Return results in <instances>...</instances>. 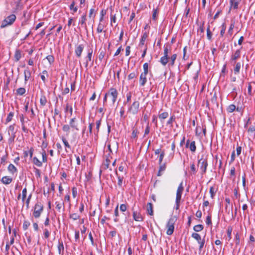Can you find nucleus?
Masks as SVG:
<instances>
[{
	"label": "nucleus",
	"mask_w": 255,
	"mask_h": 255,
	"mask_svg": "<svg viewBox=\"0 0 255 255\" xmlns=\"http://www.w3.org/2000/svg\"><path fill=\"white\" fill-rule=\"evenodd\" d=\"M118 93L117 90L114 88H111L105 94L104 98V104L109 99L114 104L117 99Z\"/></svg>",
	"instance_id": "nucleus-1"
},
{
	"label": "nucleus",
	"mask_w": 255,
	"mask_h": 255,
	"mask_svg": "<svg viewBox=\"0 0 255 255\" xmlns=\"http://www.w3.org/2000/svg\"><path fill=\"white\" fill-rule=\"evenodd\" d=\"M43 204L40 202H37L32 209L33 217L36 219L39 218L43 211Z\"/></svg>",
	"instance_id": "nucleus-2"
},
{
	"label": "nucleus",
	"mask_w": 255,
	"mask_h": 255,
	"mask_svg": "<svg viewBox=\"0 0 255 255\" xmlns=\"http://www.w3.org/2000/svg\"><path fill=\"white\" fill-rule=\"evenodd\" d=\"M16 16L15 14H11L6 16L1 22L0 27L4 28L7 26L11 25L15 21Z\"/></svg>",
	"instance_id": "nucleus-3"
},
{
	"label": "nucleus",
	"mask_w": 255,
	"mask_h": 255,
	"mask_svg": "<svg viewBox=\"0 0 255 255\" xmlns=\"http://www.w3.org/2000/svg\"><path fill=\"white\" fill-rule=\"evenodd\" d=\"M184 187L183 186V183L181 182L179 185L176 192V205L175 208L176 210H178L180 206V202L181 199V196L183 191Z\"/></svg>",
	"instance_id": "nucleus-4"
},
{
	"label": "nucleus",
	"mask_w": 255,
	"mask_h": 255,
	"mask_svg": "<svg viewBox=\"0 0 255 255\" xmlns=\"http://www.w3.org/2000/svg\"><path fill=\"white\" fill-rule=\"evenodd\" d=\"M176 222V219L174 217H171L168 221L166 228L167 229L166 234L168 235H171L174 230V225Z\"/></svg>",
	"instance_id": "nucleus-5"
},
{
	"label": "nucleus",
	"mask_w": 255,
	"mask_h": 255,
	"mask_svg": "<svg viewBox=\"0 0 255 255\" xmlns=\"http://www.w3.org/2000/svg\"><path fill=\"white\" fill-rule=\"evenodd\" d=\"M139 102L137 101H135L131 105L128 107V113L132 115H136L139 111Z\"/></svg>",
	"instance_id": "nucleus-6"
},
{
	"label": "nucleus",
	"mask_w": 255,
	"mask_h": 255,
	"mask_svg": "<svg viewBox=\"0 0 255 255\" xmlns=\"http://www.w3.org/2000/svg\"><path fill=\"white\" fill-rule=\"evenodd\" d=\"M198 166L201 170V174L203 175L206 172L208 162L206 159L201 158L198 160Z\"/></svg>",
	"instance_id": "nucleus-7"
},
{
	"label": "nucleus",
	"mask_w": 255,
	"mask_h": 255,
	"mask_svg": "<svg viewBox=\"0 0 255 255\" xmlns=\"http://www.w3.org/2000/svg\"><path fill=\"white\" fill-rule=\"evenodd\" d=\"M192 237L196 240L199 244V250L201 252L205 244V240H202L200 235L197 233H194L192 234Z\"/></svg>",
	"instance_id": "nucleus-8"
},
{
	"label": "nucleus",
	"mask_w": 255,
	"mask_h": 255,
	"mask_svg": "<svg viewBox=\"0 0 255 255\" xmlns=\"http://www.w3.org/2000/svg\"><path fill=\"white\" fill-rule=\"evenodd\" d=\"M84 45L82 44H80L76 46L75 53L77 57H81L82 53L84 49Z\"/></svg>",
	"instance_id": "nucleus-9"
},
{
	"label": "nucleus",
	"mask_w": 255,
	"mask_h": 255,
	"mask_svg": "<svg viewBox=\"0 0 255 255\" xmlns=\"http://www.w3.org/2000/svg\"><path fill=\"white\" fill-rule=\"evenodd\" d=\"M93 54V50L92 49H89L88 50V54L87 56L85 58V67L87 68L89 62L91 61L92 60V56Z\"/></svg>",
	"instance_id": "nucleus-10"
},
{
	"label": "nucleus",
	"mask_w": 255,
	"mask_h": 255,
	"mask_svg": "<svg viewBox=\"0 0 255 255\" xmlns=\"http://www.w3.org/2000/svg\"><path fill=\"white\" fill-rule=\"evenodd\" d=\"M147 74L141 73L139 77V84L141 86H144L147 82L146 76Z\"/></svg>",
	"instance_id": "nucleus-11"
},
{
	"label": "nucleus",
	"mask_w": 255,
	"mask_h": 255,
	"mask_svg": "<svg viewBox=\"0 0 255 255\" xmlns=\"http://www.w3.org/2000/svg\"><path fill=\"white\" fill-rule=\"evenodd\" d=\"M241 56V49L237 50L235 53L232 55L231 58V62H234L235 63V61L237 59L239 58Z\"/></svg>",
	"instance_id": "nucleus-12"
},
{
	"label": "nucleus",
	"mask_w": 255,
	"mask_h": 255,
	"mask_svg": "<svg viewBox=\"0 0 255 255\" xmlns=\"http://www.w3.org/2000/svg\"><path fill=\"white\" fill-rule=\"evenodd\" d=\"M12 181V178L8 176H3L1 179V182L5 185L9 184Z\"/></svg>",
	"instance_id": "nucleus-13"
},
{
	"label": "nucleus",
	"mask_w": 255,
	"mask_h": 255,
	"mask_svg": "<svg viewBox=\"0 0 255 255\" xmlns=\"http://www.w3.org/2000/svg\"><path fill=\"white\" fill-rule=\"evenodd\" d=\"M133 218L135 221L137 222H141L143 220V218L141 215L139 213L137 212H133Z\"/></svg>",
	"instance_id": "nucleus-14"
},
{
	"label": "nucleus",
	"mask_w": 255,
	"mask_h": 255,
	"mask_svg": "<svg viewBox=\"0 0 255 255\" xmlns=\"http://www.w3.org/2000/svg\"><path fill=\"white\" fill-rule=\"evenodd\" d=\"M148 37V33L146 32H144L142 36H141V38L140 39V42H139V47H142V46L144 45V42H145V41L146 40V38H147Z\"/></svg>",
	"instance_id": "nucleus-15"
},
{
	"label": "nucleus",
	"mask_w": 255,
	"mask_h": 255,
	"mask_svg": "<svg viewBox=\"0 0 255 255\" xmlns=\"http://www.w3.org/2000/svg\"><path fill=\"white\" fill-rule=\"evenodd\" d=\"M241 0H230L231 8L237 9Z\"/></svg>",
	"instance_id": "nucleus-16"
},
{
	"label": "nucleus",
	"mask_w": 255,
	"mask_h": 255,
	"mask_svg": "<svg viewBox=\"0 0 255 255\" xmlns=\"http://www.w3.org/2000/svg\"><path fill=\"white\" fill-rule=\"evenodd\" d=\"M69 126L71 128L76 129V130H78L79 128L77 127V124L76 122V118H74L70 120L69 122Z\"/></svg>",
	"instance_id": "nucleus-17"
},
{
	"label": "nucleus",
	"mask_w": 255,
	"mask_h": 255,
	"mask_svg": "<svg viewBox=\"0 0 255 255\" xmlns=\"http://www.w3.org/2000/svg\"><path fill=\"white\" fill-rule=\"evenodd\" d=\"M106 27L105 23L99 22L97 28V32L98 33L103 32L104 28Z\"/></svg>",
	"instance_id": "nucleus-18"
},
{
	"label": "nucleus",
	"mask_w": 255,
	"mask_h": 255,
	"mask_svg": "<svg viewBox=\"0 0 255 255\" xmlns=\"http://www.w3.org/2000/svg\"><path fill=\"white\" fill-rule=\"evenodd\" d=\"M55 205H56V209L58 211L61 212V210L62 209H63V210H64V203H59L58 202H56Z\"/></svg>",
	"instance_id": "nucleus-19"
},
{
	"label": "nucleus",
	"mask_w": 255,
	"mask_h": 255,
	"mask_svg": "<svg viewBox=\"0 0 255 255\" xmlns=\"http://www.w3.org/2000/svg\"><path fill=\"white\" fill-rule=\"evenodd\" d=\"M7 169H8V171L12 174H14L17 172L16 168L12 164H10L8 165Z\"/></svg>",
	"instance_id": "nucleus-20"
},
{
	"label": "nucleus",
	"mask_w": 255,
	"mask_h": 255,
	"mask_svg": "<svg viewBox=\"0 0 255 255\" xmlns=\"http://www.w3.org/2000/svg\"><path fill=\"white\" fill-rule=\"evenodd\" d=\"M64 245L62 242L59 241L58 245V250L59 255L62 254L64 251Z\"/></svg>",
	"instance_id": "nucleus-21"
},
{
	"label": "nucleus",
	"mask_w": 255,
	"mask_h": 255,
	"mask_svg": "<svg viewBox=\"0 0 255 255\" xmlns=\"http://www.w3.org/2000/svg\"><path fill=\"white\" fill-rule=\"evenodd\" d=\"M24 80L25 82H26L27 81H28V80L30 78V77L31 76V72L29 69H26L24 70Z\"/></svg>",
	"instance_id": "nucleus-22"
},
{
	"label": "nucleus",
	"mask_w": 255,
	"mask_h": 255,
	"mask_svg": "<svg viewBox=\"0 0 255 255\" xmlns=\"http://www.w3.org/2000/svg\"><path fill=\"white\" fill-rule=\"evenodd\" d=\"M147 212L149 215H153V207L152 204L150 203H148L147 204Z\"/></svg>",
	"instance_id": "nucleus-23"
},
{
	"label": "nucleus",
	"mask_w": 255,
	"mask_h": 255,
	"mask_svg": "<svg viewBox=\"0 0 255 255\" xmlns=\"http://www.w3.org/2000/svg\"><path fill=\"white\" fill-rule=\"evenodd\" d=\"M33 164L37 167H41L42 165V162H41L36 157L33 158Z\"/></svg>",
	"instance_id": "nucleus-24"
},
{
	"label": "nucleus",
	"mask_w": 255,
	"mask_h": 255,
	"mask_svg": "<svg viewBox=\"0 0 255 255\" xmlns=\"http://www.w3.org/2000/svg\"><path fill=\"white\" fill-rule=\"evenodd\" d=\"M241 64L240 62H238L236 64L235 67L234 69L235 74H238L240 73Z\"/></svg>",
	"instance_id": "nucleus-25"
},
{
	"label": "nucleus",
	"mask_w": 255,
	"mask_h": 255,
	"mask_svg": "<svg viewBox=\"0 0 255 255\" xmlns=\"http://www.w3.org/2000/svg\"><path fill=\"white\" fill-rule=\"evenodd\" d=\"M168 61V56H163L161 57L160 62L163 65L165 66Z\"/></svg>",
	"instance_id": "nucleus-26"
},
{
	"label": "nucleus",
	"mask_w": 255,
	"mask_h": 255,
	"mask_svg": "<svg viewBox=\"0 0 255 255\" xmlns=\"http://www.w3.org/2000/svg\"><path fill=\"white\" fill-rule=\"evenodd\" d=\"M21 52L19 50H16L15 54H14V59L15 61H18L21 58Z\"/></svg>",
	"instance_id": "nucleus-27"
},
{
	"label": "nucleus",
	"mask_w": 255,
	"mask_h": 255,
	"mask_svg": "<svg viewBox=\"0 0 255 255\" xmlns=\"http://www.w3.org/2000/svg\"><path fill=\"white\" fill-rule=\"evenodd\" d=\"M16 236V229H13L12 230V235L10 238V241L9 242V244L12 245L14 242V238Z\"/></svg>",
	"instance_id": "nucleus-28"
},
{
	"label": "nucleus",
	"mask_w": 255,
	"mask_h": 255,
	"mask_svg": "<svg viewBox=\"0 0 255 255\" xmlns=\"http://www.w3.org/2000/svg\"><path fill=\"white\" fill-rule=\"evenodd\" d=\"M8 133L9 135L15 136V132L14 131V125H11L8 127Z\"/></svg>",
	"instance_id": "nucleus-29"
},
{
	"label": "nucleus",
	"mask_w": 255,
	"mask_h": 255,
	"mask_svg": "<svg viewBox=\"0 0 255 255\" xmlns=\"http://www.w3.org/2000/svg\"><path fill=\"white\" fill-rule=\"evenodd\" d=\"M106 53V50L105 49H100V53L98 56L99 59L100 61H102L103 59L104 58Z\"/></svg>",
	"instance_id": "nucleus-30"
},
{
	"label": "nucleus",
	"mask_w": 255,
	"mask_h": 255,
	"mask_svg": "<svg viewBox=\"0 0 255 255\" xmlns=\"http://www.w3.org/2000/svg\"><path fill=\"white\" fill-rule=\"evenodd\" d=\"M166 168V165L165 163L160 164L159 169L158 173V176H160L161 175V172H163Z\"/></svg>",
	"instance_id": "nucleus-31"
},
{
	"label": "nucleus",
	"mask_w": 255,
	"mask_h": 255,
	"mask_svg": "<svg viewBox=\"0 0 255 255\" xmlns=\"http://www.w3.org/2000/svg\"><path fill=\"white\" fill-rule=\"evenodd\" d=\"M70 126L68 125H64L62 127V130L67 133V135H68L70 132Z\"/></svg>",
	"instance_id": "nucleus-32"
},
{
	"label": "nucleus",
	"mask_w": 255,
	"mask_h": 255,
	"mask_svg": "<svg viewBox=\"0 0 255 255\" xmlns=\"http://www.w3.org/2000/svg\"><path fill=\"white\" fill-rule=\"evenodd\" d=\"M25 93V89L24 88H19L16 90V94L22 96Z\"/></svg>",
	"instance_id": "nucleus-33"
},
{
	"label": "nucleus",
	"mask_w": 255,
	"mask_h": 255,
	"mask_svg": "<svg viewBox=\"0 0 255 255\" xmlns=\"http://www.w3.org/2000/svg\"><path fill=\"white\" fill-rule=\"evenodd\" d=\"M194 230L197 232H200L203 229V226L202 225H197L194 227Z\"/></svg>",
	"instance_id": "nucleus-34"
},
{
	"label": "nucleus",
	"mask_w": 255,
	"mask_h": 255,
	"mask_svg": "<svg viewBox=\"0 0 255 255\" xmlns=\"http://www.w3.org/2000/svg\"><path fill=\"white\" fill-rule=\"evenodd\" d=\"M101 120H98L96 122V130H97L96 132L95 133V134L96 135V136L98 135V133L99 132L100 127V125H101Z\"/></svg>",
	"instance_id": "nucleus-35"
},
{
	"label": "nucleus",
	"mask_w": 255,
	"mask_h": 255,
	"mask_svg": "<svg viewBox=\"0 0 255 255\" xmlns=\"http://www.w3.org/2000/svg\"><path fill=\"white\" fill-rule=\"evenodd\" d=\"M190 149L192 152H195L196 149V147L195 145V142L194 141H192L189 145Z\"/></svg>",
	"instance_id": "nucleus-36"
},
{
	"label": "nucleus",
	"mask_w": 255,
	"mask_h": 255,
	"mask_svg": "<svg viewBox=\"0 0 255 255\" xmlns=\"http://www.w3.org/2000/svg\"><path fill=\"white\" fill-rule=\"evenodd\" d=\"M47 103V100L44 96H42L40 99V103L42 106H45Z\"/></svg>",
	"instance_id": "nucleus-37"
},
{
	"label": "nucleus",
	"mask_w": 255,
	"mask_h": 255,
	"mask_svg": "<svg viewBox=\"0 0 255 255\" xmlns=\"http://www.w3.org/2000/svg\"><path fill=\"white\" fill-rule=\"evenodd\" d=\"M177 58V55L176 54H173L170 57V61L169 64L173 66L174 64L175 61Z\"/></svg>",
	"instance_id": "nucleus-38"
},
{
	"label": "nucleus",
	"mask_w": 255,
	"mask_h": 255,
	"mask_svg": "<svg viewBox=\"0 0 255 255\" xmlns=\"http://www.w3.org/2000/svg\"><path fill=\"white\" fill-rule=\"evenodd\" d=\"M13 116H14V113L12 112H10L8 114V115L7 117V118L6 119V123H9L11 121L12 118L13 117Z\"/></svg>",
	"instance_id": "nucleus-39"
},
{
	"label": "nucleus",
	"mask_w": 255,
	"mask_h": 255,
	"mask_svg": "<svg viewBox=\"0 0 255 255\" xmlns=\"http://www.w3.org/2000/svg\"><path fill=\"white\" fill-rule=\"evenodd\" d=\"M45 75L48 77V72L46 70H44L42 71V74L41 75V78L43 82H45L46 81V77Z\"/></svg>",
	"instance_id": "nucleus-40"
},
{
	"label": "nucleus",
	"mask_w": 255,
	"mask_h": 255,
	"mask_svg": "<svg viewBox=\"0 0 255 255\" xmlns=\"http://www.w3.org/2000/svg\"><path fill=\"white\" fill-rule=\"evenodd\" d=\"M168 117V113L167 112H164L159 115V118L160 120H164Z\"/></svg>",
	"instance_id": "nucleus-41"
},
{
	"label": "nucleus",
	"mask_w": 255,
	"mask_h": 255,
	"mask_svg": "<svg viewBox=\"0 0 255 255\" xmlns=\"http://www.w3.org/2000/svg\"><path fill=\"white\" fill-rule=\"evenodd\" d=\"M86 15L83 14L81 17V19L79 21V23H81L82 25H86Z\"/></svg>",
	"instance_id": "nucleus-42"
},
{
	"label": "nucleus",
	"mask_w": 255,
	"mask_h": 255,
	"mask_svg": "<svg viewBox=\"0 0 255 255\" xmlns=\"http://www.w3.org/2000/svg\"><path fill=\"white\" fill-rule=\"evenodd\" d=\"M212 32H211V31L210 30V25H209L208 27H207V38L209 40H210L212 39Z\"/></svg>",
	"instance_id": "nucleus-43"
},
{
	"label": "nucleus",
	"mask_w": 255,
	"mask_h": 255,
	"mask_svg": "<svg viewBox=\"0 0 255 255\" xmlns=\"http://www.w3.org/2000/svg\"><path fill=\"white\" fill-rule=\"evenodd\" d=\"M70 9L73 11V13L76 12L77 11V7L75 6V2L73 1L70 5Z\"/></svg>",
	"instance_id": "nucleus-44"
},
{
	"label": "nucleus",
	"mask_w": 255,
	"mask_h": 255,
	"mask_svg": "<svg viewBox=\"0 0 255 255\" xmlns=\"http://www.w3.org/2000/svg\"><path fill=\"white\" fill-rule=\"evenodd\" d=\"M235 109H236L235 105L232 104V105H230L228 107L227 111H228V112H229L230 113H232L235 110Z\"/></svg>",
	"instance_id": "nucleus-45"
},
{
	"label": "nucleus",
	"mask_w": 255,
	"mask_h": 255,
	"mask_svg": "<svg viewBox=\"0 0 255 255\" xmlns=\"http://www.w3.org/2000/svg\"><path fill=\"white\" fill-rule=\"evenodd\" d=\"M30 223L28 221H24L23 224V229L24 230H26L29 226H30Z\"/></svg>",
	"instance_id": "nucleus-46"
},
{
	"label": "nucleus",
	"mask_w": 255,
	"mask_h": 255,
	"mask_svg": "<svg viewBox=\"0 0 255 255\" xmlns=\"http://www.w3.org/2000/svg\"><path fill=\"white\" fill-rule=\"evenodd\" d=\"M235 27V23L232 22L228 30V33L231 35L233 34V30Z\"/></svg>",
	"instance_id": "nucleus-47"
},
{
	"label": "nucleus",
	"mask_w": 255,
	"mask_h": 255,
	"mask_svg": "<svg viewBox=\"0 0 255 255\" xmlns=\"http://www.w3.org/2000/svg\"><path fill=\"white\" fill-rule=\"evenodd\" d=\"M70 217L73 220H77L80 218V216L76 213H73L70 215Z\"/></svg>",
	"instance_id": "nucleus-48"
},
{
	"label": "nucleus",
	"mask_w": 255,
	"mask_h": 255,
	"mask_svg": "<svg viewBox=\"0 0 255 255\" xmlns=\"http://www.w3.org/2000/svg\"><path fill=\"white\" fill-rule=\"evenodd\" d=\"M41 155H42V161L43 162H46L47 161V159L46 153L44 150H43L42 152H41Z\"/></svg>",
	"instance_id": "nucleus-49"
},
{
	"label": "nucleus",
	"mask_w": 255,
	"mask_h": 255,
	"mask_svg": "<svg viewBox=\"0 0 255 255\" xmlns=\"http://www.w3.org/2000/svg\"><path fill=\"white\" fill-rule=\"evenodd\" d=\"M26 193H27V189L26 188H24L23 190H22V200L23 202L24 201L25 198H26Z\"/></svg>",
	"instance_id": "nucleus-50"
},
{
	"label": "nucleus",
	"mask_w": 255,
	"mask_h": 255,
	"mask_svg": "<svg viewBox=\"0 0 255 255\" xmlns=\"http://www.w3.org/2000/svg\"><path fill=\"white\" fill-rule=\"evenodd\" d=\"M175 118L174 116H171L169 118L168 121H167V124L170 125L171 127H172V123H173V121H175Z\"/></svg>",
	"instance_id": "nucleus-51"
},
{
	"label": "nucleus",
	"mask_w": 255,
	"mask_h": 255,
	"mask_svg": "<svg viewBox=\"0 0 255 255\" xmlns=\"http://www.w3.org/2000/svg\"><path fill=\"white\" fill-rule=\"evenodd\" d=\"M221 30L220 31V35L221 36H223L225 32L226 31V25L224 23H223L221 26Z\"/></svg>",
	"instance_id": "nucleus-52"
},
{
	"label": "nucleus",
	"mask_w": 255,
	"mask_h": 255,
	"mask_svg": "<svg viewBox=\"0 0 255 255\" xmlns=\"http://www.w3.org/2000/svg\"><path fill=\"white\" fill-rule=\"evenodd\" d=\"M143 73H148V64L147 63H145L143 65Z\"/></svg>",
	"instance_id": "nucleus-53"
},
{
	"label": "nucleus",
	"mask_w": 255,
	"mask_h": 255,
	"mask_svg": "<svg viewBox=\"0 0 255 255\" xmlns=\"http://www.w3.org/2000/svg\"><path fill=\"white\" fill-rule=\"evenodd\" d=\"M65 111L66 112L69 111L70 115H72V113H73L72 108V107L69 106V105L68 104L66 105Z\"/></svg>",
	"instance_id": "nucleus-54"
},
{
	"label": "nucleus",
	"mask_w": 255,
	"mask_h": 255,
	"mask_svg": "<svg viewBox=\"0 0 255 255\" xmlns=\"http://www.w3.org/2000/svg\"><path fill=\"white\" fill-rule=\"evenodd\" d=\"M158 14V11L157 9H153L152 18L153 20L156 19V16Z\"/></svg>",
	"instance_id": "nucleus-55"
},
{
	"label": "nucleus",
	"mask_w": 255,
	"mask_h": 255,
	"mask_svg": "<svg viewBox=\"0 0 255 255\" xmlns=\"http://www.w3.org/2000/svg\"><path fill=\"white\" fill-rule=\"evenodd\" d=\"M47 60L48 61L50 64L52 63L54 61V58L52 55H48L46 57Z\"/></svg>",
	"instance_id": "nucleus-56"
},
{
	"label": "nucleus",
	"mask_w": 255,
	"mask_h": 255,
	"mask_svg": "<svg viewBox=\"0 0 255 255\" xmlns=\"http://www.w3.org/2000/svg\"><path fill=\"white\" fill-rule=\"evenodd\" d=\"M164 152L163 151H162L160 154V155H159V164H161L162 162V160H163V159L164 158Z\"/></svg>",
	"instance_id": "nucleus-57"
},
{
	"label": "nucleus",
	"mask_w": 255,
	"mask_h": 255,
	"mask_svg": "<svg viewBox=\"0 0 255 255\" xmlns=\"http://www.w3.org/2000/svg\"><path fill=\"white\" fill-rule=\"evenodd\" d=\"M210 193L211 194V197L212 198H213L215 195V189L213 187H211L210 188Z\"/></svg>",
	"instance_id": "nucleus-58"
},
{
	"label": "nucleus",
	"mask_w": 255,
	"mask_h": 255,
	"mask_svg": "<svg viewBox=\"0 0 255 255\" xmlns=\"http://www.w3.org/2000/svg\"><path fill=\"white\" fill-rule=\"evenodd\" d=\"M232 232V229L231 227H229L227 230V235L229 238V241L231 239V234Z\"/></svg>",
	"instance_id": "nucleus-59"
},
{
	"label": "nucleus",
	"mask_w": 255,
	"mask_h": 255,
	"mask_svg": "<svg viewBox=\"0 0 255 255\" xmlns=\"http://www.w3.org/2000/svg\"><path fill=\"white\" fill-rule=\"evenodd\" d=\"M44 236L45 238L47 239L50 236V233L47 229H44Z\"/></svg>",
	"instance_id": "nucleus-60"
},
{
	"label": "nucleus",
	"mask_w": 255,
	"mask_h": 255,
	"mask_svg": "<svg viewBox=\"0 0 255 255\" xmlns=\"http://www.w3.org/2000/svg\"><path fill=\"white\" fill-rule=\"evenodd\" d=\"M235 240L236 245H239V244H240V236L238 233H236V234L235 235Z\"/></svg>",
	"instance_id": "nucleus-61"
},
{
	"label": "nucleus",
	"mask_w": 255,
	"mask_h": 255,
	"mask_svg": "<svg viewBox=\"0 0 255 255\" xmlns=\"http://www.w3.org/2000/svg\"><path fill=\"white\" fill-rule=\"evenodd\" d=\"M62 139L63 142L65 146L66 147H68L69 148H70V146L69 144V143L67 142V141L66 140V139L64 137H62Z\"/></svg>",
	"instance_id": "nucleus-62"
},
{
	"label": "nucleus",
	"mask_w": 255,
	"mask_h": 255,
	"mask_svg": "<svg viewBox=\"0 0 255 255\" xmlns=\"http://www.w3.org/2000/svg\"><path fill=\"white\" fill-rule=\"evenodd\" d=\"M127 207L125 204H121L120 206V210L122 212H125L127 210Z\"/></svg>",
	"instance_id": "nucleus-63"
},
{
	"label": "nucleus",
	"mask_w": 255,
	"mask_h": 255,
	"mask_svg": "<svg viewBox=\"0 0 255 255\" xmlns=\"http://www.w3.org/2000/svg\"><path fill=\"white\" fill-rule=\"evenodd\" d=\"M135 77H136V74L134 72L130 73L128 76V79L129 80L132 79L134 78Z\"/></svg>",
	"instance_id": "nucleus-64"
}]
</instances>
